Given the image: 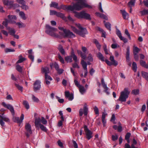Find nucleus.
I'll list each match as a JSON object with an SVG mask.
<instances>
[{"label":"nucleus","instance_id":"f257e3e1","mask_svg":"<svg viewBox=\"0 0 148 148\" xmlns=\"http://www.w3.org/2000/svg\"><path fill=\"white\" fill-rule=\"evenodd\" d=\"M76 25L80 29V30H77L75 27L71 26V28L72 30L74 32L82 37H84L85 34H88L86 29L85 28L82 27L80 24H76Z\"/></svg>","mask_w":148,"mask_h":148},{"label":"nucleus","instance_id":"f03ea898","mask_svg":"<svg viewBox=\"0 0 148 148\" xmlns=\"http://www.w3.org/2000/svg\"><path fill=\"white\" fill-rule=\"evenodd\" d=\"M59 29L62 31L63 33L59 32L60 35L64 38L67 37L69 38H72L75 37V35L72 32L69 30L66 29L62 27H58Z\"/></svg>","mask_w":148,"mask_h":148},{"label":"nucleus","instance_id":"7ed1b4c3","mask_svg":"<svg viewBox=\"0 0 148 148\" xmlns=\"http://www.w3.org/2000/svg\"><path fill=\"white\" fill-rule=\"evenodd\" d=\"M130 92V91L128 90V88H124L123 90L121 93L120 95L119 99V100L121 102L125 101L126 99L128 97Z\"/></svg>","mask_w":148,"mask_h":148},{"label":"nucleus","instance_id":"20e7f679","mask_svg":"<svg viewBox=\"0 0 148 148\" xmlns=\"http://www.w3.org/2000/svg\"><path fill=\"white\" fill-rule=\"evenodd\" d=\"M46 30L45 32L48 35L54 37H57L58 35L55 32L57 31V29L54 27H53L47 24L46 25Z\"/></svg>","mask_w":148,"mask_h":148},{"label":"nucleus","instance_id":"39448f33","mask_svg":"<svg viewBox=\"0 0 148 148\" xmlns=\"http://www.w3.org/2000/svg\"><path fill=\"white\" fill-rule=\"evenodd\" d=\"M75 16L79 18H83L89 20H90L91 19L90 15L86 13L84 11L76 13Z\"/></svg>","mask_w":148,"mask_h":148},{"label":"nucleus","instance_id":"423d86ee","mask_svg":"<svg viewBox=\"0 0 148 148\" xmlns=\"http://www.w3.org/2000/svg\"><path fill=\"white\" fill-rule=\"evenodd\" d=\"M4 112H0V124L2 127L4 126L5 125L3 121L6 122H8L10 121L9 118L4 115Z\"/></svg>","mask_w":148,"mask_h":148},{"label":"nucleus","instance_id":"0eeeda50","mask_svg":"<svg viewBox=\"0 0 148 148\" xmlns=\"http://www.w3.org/2000/svg\"><path fill=\"white\" fill-rule=\"evenodd\" d=\"M81 64H82V66L84 70V77H85L87 75V74L88 73L87 69V64L84 61V60H82L81 62ZM87 64L90 65L91 64V63L90 62H88Z\"/></svg>","mask_w":148,"mask_h":148},{"label":"nucleus","instance_id":"6e6552de","mask_svg":"<svg viewBox=\"0 0 148 148\" xmlns=\"http://www.w3.org/2000/svg\"><path fill=\"white\" fill-rule=\"evenodd\" d=\"M84 130L86 135V138L89 140L91 139L92 137V133L90 130L87 127V126L86 125L84 126Z\"/></svg>","mask_w":148,"mask_h":148},{"label":"nucleus","instance_id":"1a4fd4ad","mask_svg":"<svg viewBox=\"0 0 148 148\" xmlns=\"http://www.w3.org/2000/svg\"><path fill=\"white\" fill-rule=\"evenodd\" d=\"M2 105L4 108L9 110L11 112L12 115L13 116L14 115L15 112L14 108L11 105L9 104H6L4 102H2Z\"/></svg>","mask_w":148,"mask_h":148},{"label":"nucleus","instance_id":"9d476101","mask_svg":"<svg viewBox=\"0 0 148 148\" xmlns=\"http://www.w3.org/2000/svg\"><path fill=\"white\" fill-rule=\"evenodd\" d=\"M25 127L26 131L25 133V134L27 137H29L30 136V134L32 133L31 125L29 123H26L25 124Z\"/></svg>","mask_w":148,"mask_h":148},{"label":"nucleus","instance_id":"9b49d317","mask_svg":"<svg viewBox=\"0 0 148 148\" xmlns=\"http://www.w3.org/2000/svg\"><path fill=\"white\" fill-rule=\"evenodd\" d=\"M41 82L39 80H36L34 84L33 89L35 92L40 90L41 88Z\"/></svg>","mask_w":148,"mask_h":148},{"label":"nucleus","instance_id":"f8f14e48","mask_svg":"<svg viewBox=\"0 0 148 148\" xmlns=\"http://www.w3.org/2000/svg\"><path fill=\"white\" fill-rule=\"evenodd\" d=\"M24 118V115L23 114H22L20 118L19 119L18 117H16L14 116L13 118V121L15 122L21 123Z\"/></svg>","mask_w":148,"mask_h":148},{"label":"nucleus","instance_id":"ddd939ff","mask_svg":"<svg viewBox=\"0 0 148 148\" xmlns=\"http://www.w3.org/2000/svg\"><path fill=\"white\" fill-rule=\"evenodd\" d=\"M8 18L9 23L12 24H15L16 23L15 20L17 18L15 16L12 15H8Z\"/></svg>","mask_w":148,"mask_h":148},{"label":"nucleus","instance_id":"4468645a","mask_svg":"<svg viewBox=\"0 0 148 148\" xmlns=\"http://www.w3.org/2000/svg\"><path fill=\"white\" fill-rule=\"evenodd\" d=\"M62 6H64L65 7L66 6L62 5H61V7H59L58 6V3L55 2H51V3L50 4V7H54L58 9H60L61 8H62Z\"/></svg>","mask_w":148,"mask_h":148},{"label":"nucleus","instance_id":"2eb2a0df","mask_svg":"<svg viewBox=\"0 0 148 148\" xmlns=\"http://www.w3.org/2000/svg\"><path fill=\"white\" fill-rule=\"evenodd\" d=\"M17 0L18 3L22 5L21 7L22 9L26 10L28 9L29 7L27 5H25V2L24 1V0Z\"/></svg>","mask_w":148,"mask_h":148},{"label":"nucleus","instance_id":"dca6fc26","mask_svg":"<svg viewBox=\"0 0 148 148\" xmlns=\"http://www.w3.org/2000/svg\"><path fill=\"white\" fill-rule=\"evenodd\" d=\"M45 83L49 85L50 84V81L52 80V79L51 76L48 74L45 75Z\"/></svg>","mask_w":148,"mask_h":148},{"label":"nucleus","instance_id":"f3484780","mask_svg":"<svg viewBox=\"0 0 148 148\" xmlns=\"http://www.w3.org/2000/svg\"><path fill=\"white\" fill-rule=\"evenodd\" d=\"M41 72L42 73H45V75H47L50 72L49 68L47 67H43L41 69Z\"/></svg>","mask_w":148,"mask_h":148},{"label":"nucleus","instance_id":"a211bd4d","mask_svg":"<svg viewBox=\"0 0 148 148\" xmlns=\"http://www.w3.org/2000/svg\"><path fill=\"white\" fill-rule=\"evenodd\" d=\"M41 122V119L40 118H36L35 119L34 123L35 126L36 127L39 128V126L40 125V124H41L40 123Z\"/></svg>","mask_w":148,"mask_h":148},{"label":"nucleus","instance_id":"6ab92c4d","mask_svg":"<svg viewBox=\"0 0 148 148\" xmlns=\"http://www.w3.org/2000/svg\"><path fill=\"white\" fill-rule=\"evenodd\" d=\"M3 2L4 4L6 5L12 6L13 4V2L11 1L3 0Z\"/></svg>","mask_w":148,"mask_h":148},{"label":"nucleus","instance_id":"aec40b11","mask_svg":"<svg viewBox=\"0 0 148 148\" xmlns=\"http://www.w3.org/2000/svg\"><path fill=\"white\" fill-rule=\"evenodd\" d=\"M107 115V114L105 113L104 112H103L102 116V123L103 124V126L104 127L106 125V120L105 119V118L106 116Z\"/></svg>","mask_w":148,"mask_h":148},{"label":"nucleus","instance_id":"412c9836","mask_svg":"<svg viewBox=\"0 0 148 148\" xmlns=\"http://www.w3.org/2000/svg\"><path fill=\"white\" fill-rule=\"evenodd\" d=\"M8 30L9 33H10V35L13 36L16 33V31L15 29L14 28H11L10 27H7L6 29Z\"/></svg>","mask_w":148,"mask_h":148},{"label":"nucleus","instance_id":"4be33fe9","mask_svg":"<svg viewBox=\"0 0 148 148\" xmlns=\"http://www.w3.org/2000/svg\"><path fill=\"white\" fill-rule=\"evenodd\" d=\"M123 17L124 19H127L128 18V14L124 10H121Z\"/></svg>","mask_w":148,"mask_h":148},{"label":"nucleus","instance_id":"5701e85b","mask_svg":"<svg viewBox=\"0 0 148 148\" xmlns=\"http://www.w3.org/2000/svg\"><path fill=\"white\" fill-rule=\"evenodd\" d=\"M73 57V60L75 62H77V56L75 55L74 51L73 49H72L71 52V56Z\"/></svg>","mask_w":148,"mask_h":148},{"label":"nucleus","instance_id":"b1692460","mask_svg":"<svg viewBox=\"0 0 148 148\" xmlns=\"http://www.w3.org/2000/svg\"><path fill=\"white\" fill-rule=\"evenodd\" d=\"M18 58L19 60L16 62V64L22 63L26 60V59L24 58H23L21 55H20L18 56Z\"/></svg>","mask_w":148,"mask_h":148},{"label":"nucleus","instance_id":"393cba45","mask_svg":"<svg viewBox=\"0 0 148 148\" xmlns=\"http://www.w3.org/2000/svg\"><path fill=\"white\" fill-rule=\"evenodd\" d=\"M78 88L80 92L82 95L84 94L86 92V89L83 86L81 85Z\"/></svg>","mask_w":148,"mask_h":148},{"label":"nucleus","instance_id":"a878e982","mask_svg":"<svg viewBox=\"0 0 148 148\" xmlns=\"http://www.w3.org/2000/svg\"><path fill=\"white\" fill-rule=\"evenodd\" d=\"M110 59L112 62V64H113L115 66H116L118 65V62L114 60V57L113 56H110Z\"/></svg>","mask_w":148,"mask_h":148},{"label":"nucleus","instance_id":"bb28decb","mask_svg":"<svg viewBox=\"0 0 148 148\" xmlns=\"http://www.w3.org/2000/svg\"><path fill=\"white\" fill-rule=\"evenodd\" d=\"M135 3V0H130L128 3V5L130 8V10L132 9V6H134Z\"/></svg>","mask_w":148,"mask_h":148},{"label":"nucleus","instance_id":"cd10ccee","mask_svg":"<svg viewBox=\"0 0 148 148\" xmlns=\"http://www.w3.org/2000/svg\"><path fill=\"white\" fill-rule=\"evenodd\" d=\"M97 57L99 59L102 61H104L105 60L104 57L103 55L100 52H99L97 54Z\"/></svg>","mask_w":148,"mask_h":148},{"label":"nucleus","instance_id":"c85d7f7f","mask_svg":"<svg viewBox=\"0 0 148 148\" xmlns=\"http://www.w3.org/2000/svg\"><path fill=\"white\" fill-rule=\"evenodd\" d=\"M73 57L72 56H66L65 58V61L67 62L71 63L72 62V59Z\"/></svg>","mask_w":148,"mask_h":148},{"label":"nucleus","instance_id":"c756f323","mask_svg":"<svg viewBox=\"0 0 148 148\" xmlns=\"http://www.w3.org/2000/svg\"><path fill=\"white\" fill-rule=\"evenodd\" d=\"M58 49L59 50L60 52L63 55H65V51L64 49H63L62 46L61 45H60L58 47Z\"/></svg>","mask_w":148,"mask_h":148},{"label":"nucleus","instance_id":"7c9ffc66","mask_svg":"<svg viewBox=\"0 0 148 148\" xmlns=\"http://www.w3.org/2000/svg\"><path fill=\"white\" fill-rule=\"evenodd\" d=\"M142 76L148 81V73L144 71L141 72Z\"/></svg>","mask_w":148,"mask_h":148},{"label":"nucleus","instance_id":"2f4dec72","mask_svg":"<svg viewBox=\"0 0 148 148\" xmlns=\"http://www.w3.org/2000/svg\"><path fill=\"white\" fill-rule=\"evenodd\" d=\"M105 26L106 27L108 30H109L110 31L111 30V24L109 23V22H107L106 23L104 24Z\"/></svg>","mask_w":148,"mask_h":148},{"label":"nucleus","instance_id":"473e14b6","mask_svg":"<svg viewBox=\"0 0 148 148\" xmlns=\"http://www.w3.org/2000/svg\"><path fill=\"white\" fill-rule=\"evenodd\" d=\"M9 23V21L6 18L5 19V21L3 22L2 23L3 25H4L6 28V29H7V27H9L8 26V24Z\"/></svg>","mask_w":148,"mask_h":148},{"label":"nucleus","instance_id":"72a5a7b5","mask_svg":"<svg viewBox=\"0 0 148 148\" xmlns=\"http://www.w3.org/2000/svg\"><path fill=\"white\" fill-rule=\"evenodd\" d=\"M101 84L103 86L104 88L105 89H106V90H108V88L107 87V85L105 83L104 80L103 78H102L101 80Z\"/></svg>","mask_w":148,"mask_h":148},{"label":"nucleus","instance_id":"f704fd0d","mask_svg":"<svg viewBox=\"0 0 148 148\" xmlns=\"http://www.w3.org/2000/svg\"><path fill=\"white\" fill-rule=\"evenodd\" d=\"M19 15L21 17L23 20H25L26 19L25 14L23 12H20L19 13Z\"/></svg>","mask_w":148,"mask_h":148},{"label":"nucleus","instance_id":"c9c22d12","mask_svg":"<svg viewBox=\"0 0 148 148\" xmlns=\"http://www.w3.org/2000/svg\"><path fill=\"white\" fill-rule=\"evenodd\" d=\"M140 51V49L137 47H134L133 49L134 54H137Z\"/></svg>","mask_w":148,"mask_h":148},{"label":"nucleus","instance_id":"e433bc0d","mask_svg":"<svg viewBox=\"0 0 148 148\" xmlns=\"http://www.w3.org/2000/svg\"><path fill=\"white\" fill-rule=\"evenodd\" d=\"M23 104L26 109H28L29 108V106L27 101H24L23 102Z\"/></svg>","mask_w":148,"mask_h":148},{"label":"nucleus","instance_id":"4c0bfd02","mask_svg":"<svg viewBox=\"0 0 148 148\" xmlns=\"http://www.w3.org/2000/svg\"><path fill=\"white\" fill-rule=\"evenodd\" d=\"M137 66L135 62H133L132 63V69L134 72L137 71Z\"/></svg>","mask_w":148,"mask_h":148},{"label":"nucleus","instance_id":"58836bf2","mask_svg":"<svg viewBox=\"0 0 148 148\" xmlns=\"http://www.w3.org/2000/svg\"><path fill=\"white\" fill-rule=\"evenodd\" d=\"M39 127H40V128L42 131L45 132H46L47 131V129L42 124H40V125L39 126Z\"/></svg>","mask_w":148,"mask_h":148},{"label":"nucleus","instance_id":"ea45409f","mask_svg":"<svg viewBox=\"0 0 148 148\" xmlns=\"http://www.w3.org/2000/svg\"><path fill=\"white\" fill-rule=\"evenodd\" d=\"M84 111V115H86L87 114V112L88 110V108L87 107L86 104H85L83 108Z\"/></svg>","mask_w":148,"mask_h":148},{"label":"nucleus","instance_id":"a19ab883","mask_svg":"<svg viewBox=\"0 0 148 148\" xmlns=\"http://www.w3.org/2000/svg\"><path fill=\"white\" fill-rule=\"evenodd\" d=\"M16 68L18 72H21L22 71V68L19 64H17L16 66Z\"/></svg>","mask_w":148,"mask_h":148},{"label":"nucleus","instance_id":"79ce46f5","mask_svg":"<svg viewBox=\"0 0 148 148\" xmlns=\"http://www.w3.org/2000/svg\"><path fill=\"white\" fill-rule=\"evenodd\" d=\"M56 16L62 18H64V14L60 12H57Z\"/></svg>","mask_w":148,"mask_h":148},{"label":"nucleus","instance_id":"37998d69","mask_svg":"<svg viewBox=\"0 0 148 148\" xmlns=\"http://www.w3.org/2000/svg\"><path fill=\"white\" fill-rule=\"evenodd\" d=\"M139 89H134L132 90V93L134 95H138L139 94Z\"/></svg>","mask_w":148,"mask_h":148},{"label":"nucleus","instance_id":"c03bdc74","mask_svg":"<svg viewBox=\"0 0 148 148\" xmlns=\"http://www.w3.org/2000/svg\"><path fill=\"white\" fill-rule=\"evenodd\" d=\"M41 122L44 125H46L47 123V121L43 117H41Z\"/></svg>","mask_w":148,"mask_h":148},{"label":"nucleus","instance_id":"a18cd8bd","mask_svg":"<svg viewBox=\"0 0 148 148\" xmlns=\"http://www.w3.org/2000/svg\"><path fill=\"white\" fill-rule=\"evenodd\" d=\"M15 50L14 49H11L9 48H6L5 49V53H7L8 52H14Z\"/></svg>","mask_w":148,"mask_h":148},{"label":"nucleus","instance_id":"49530a36","mask_svg":"<svg viewBox=\"0 0 148 148\" xmlns=\"http://www.w3.org/2000/svg\"><path fill=\"white\" fill-rule=\"evenodd\" d=\"M142 15H145L148 14V10H144L140 12Z\"/></svg>","mask_w":148,"mask_h":148},{"label":"nucleus","instance_id":"de8ad7c7","mask_svg":"<svg viewBox=\"0 0 148 148\" xmlns=\"http://www.w3.org/2000/svg\"><path fill=\"white\" fill-rule=\"evenodd\" d=\"M58 57L60 61L62 64L64 63V60L63 58L61 57L60 54H58Z\"/></svg>","mask_w":148,"mask_h":148},{"label":"nucleus","instance_id":"09e8293b","mask_svg":"<svg viewBox=\"0 0 148 148\" xmlns=\"http://www.w3.org/2000/svg\"><path fill=\"white\" fill-rule=\"evenodd\" d=\"M32 99L33 101L35 102H38L39 101V99L34 95H32Z\"/></svg>","mask_w":148,"mask_h":148},{"label":"nucleus","instance_id":"8fccbe9b","mask_svg":"<svg viewBox=\"0 0 148 148\" xmlns=\"http://www.w3.org/2000/svg\"><path fill=\"white\" fill-rule=\"evenodd\" d=\"M94 109L95 114L98 115L99 114V110L98 108L96 106H95L94 108Z\"/></svg>","mask_w":148,"mask_h":148},{"label":"nucleus","instance_id":"3c124183","mask_svg":"<svg viewBox=\"0 0 148 148\" xmlns=\"http://www.w3.org/2000/svg\"><path fill=\"white\" fill-rule=\"evenodd\" d=\"M116 34L117 36L119 37L120 38H122V36L121 34V32L118 29H117L116 30Z\"/></svg>","mask_w":148,"mask_h":148},{"label":"nucleus","instance_id":"603ef678","mask_svg":"<svg viewBox=\"0 0 148 148\" xmlns=\"http://www.w3.org/2000/svg\"><path fill=\"white\" fill-rule=\"evenodd\" d=\"M56 98L58 99V101L60 103H62L64 102V100L63 99H60V98L58 96H56Z\"/></svg>","mask_w":148,"mask_h":148},{"label":"nucleus","instance_id":"864d4df0","mask_svg":"<svg viewBox=\"0 0 148 148\" xmlns=\"http://www.w3.org/2000/svg\"><path fill=\"white\" fill-rule=\"evenodd\" d=\"M78 53H80V56L81 57L84 59H85L86 58V55L82 53L81 51H78Z\"/></svg>","mask_w":148,"mask_h":148},{"label":"nucleus","instance_id":"5fc2aeb1","mask_svg":"<svg viewBox=\"0 0 148 148\" xmlns=\"http://www.w3.org/2000/svg\"><path fill=\"white\" fill-rule=\"evenodd\" d=\"M125 34H126L128 37V38L130 40L131 39V37L130 34H129L128 30L127 29H125Z\"/></svg>","mask_w":148,"mask_h":148},{"label":"nucleus","instance_id":"6e6d98bb","mask_svg":"<svg viewBox=\"0 0 148 148\" xmlns=\"http://www.w3.org/2000/svg\"><path fill=\"white\" fill-rule=\"evenodd\" d=\"M15 85L19 90H21V92L23 91V87L22 86L17 84H15Z\"/></svg>","mask_w":148,"mask_h":148},{"label":"nucleus","instance_id":"4d7b16f0","mask_svg":"<svg viewBox=\"0 0 148 148\" xmlns=\"http://www.w3.org/2000/svg\"><path fill=\"white\" fill-rule=\"evenodd\" d=\"M88 60L90 62H92L93 60V58L92 55L91 54H89L87 58Z\"/></svg>","mask_w":148,"mask_h":148},{"label":"nucleus","instance_id":"13d9d810","mask_svg":"<svg viewBox=\"0 0 148 148\" xmlns=\"http://www.w3.org/2000/svg\"><path fill=\"white\" fill-rule=\"evenodd\" d=\"M140 63L141 65L145 68L146 66H147V65L146 64L145 62L143 60H140Z\"/></svg>","mask_w":148,"mask_h":148},{"label":"nucleus","instance_id":"bf43d9fd","mask_svg":"<svg viewBox=\"0 0 148 148\" xmlns=\"http://www.w3.org/2000/svg\"><path fill=\"white\" fill-rule=\"evenodd\" d=\"M56 71H57L58 73L59 74H62L64 71V70L62 69L59 68L57 69Z\"/></svg>","mask_w":148,"mask_h":148},{"label":"nucleus","instance_id":"052dcab7","mask_svg":"<svg viewBox=\"0 0 148 148\" xmlns=\"http://www.w3.org/2000/svg\"><path fill=\"white\" fill-rule=\"evenodd\" d=\"M74 82L75 83V85L78 88L81 85L79 84V82H78L77 80L76 79H74Z\"/></svg>","mask_w":148,"mask_h":148},{"label":"nucleus","instance_id":"680f3d73","mask_svg":"<svg viewBox=\"0 0 148 148\" xmlns=\"http://www.w3.org/2000/svg\"><path fill=\"white\" fill-rule=\"evenodd\" d=\"M57 12L56 11H54V10H50V14L51 15H56Z\"/></svg>","mask_w":148,"mask_h":148},{"label":"nucleus","instance_id":"e2e57ef3","mask_svg":"<svg viewBox=\"0 0 148 148\" xmlns=\"http://www.w3.org/2000/svg\"><path fill=\"white\" fill-rule=\"evenodd\" d=\"M112 140L113 141L117 140L118 138V136L117 135H112Z\"/></svg>","mask_w":148,"mask_h":148},{"label":"nucleus","instance_id":"0e129e2a","mask_svg":"<svg viewBox=\"0 0 148 148\" xmlns=\"http://www.w3.org/2000/svg\"><path fill=\"white\" fill-rule=\"evenodd\" d=\"M58 145L61 148H63L64 147L62 143L60 140L58 141Z\"/></svg>","mask_w":148,"mask_h":148},{"label":"nucleus","instance_id":"69168bd1","mask_svg":"<svg viewBox=\"0 0 148 148\" xmlns=\"http://www.w3.org/2000/svg\"><path fill=\"white\" fill-rule=\"evenodd\" d=\"M120 39L121 40L123 41L125 43H126L128 42L127 39L123 37V36L122 37V38H120Z\"/></svg>","mask_w":148,"mask_h":148},{"label":"nucleus","instance_id":"338daca9","mask_svg":"<svg viewBox=\"0 0 148 148\" xmlns=\"http://www.w3.org/2000/svg\"><path fill=\"white\" fill-rule=\"evenodd\" d=\"M131 136V133L130 132H128L126 134L125 136V139H129Z\"/></svg>","mask_w":148,"mask_h":148},{"label":"nucleus","instance_id":"774afa93","mask_svg":"<svg viewBox=\"0 0 148 148\" xmlns=\"http://www.w3.org/2000/svg\"><path fill=\"white\" fill-rule=\"evenodd\" d=\"M143 3L145 6L148 7V0H144Z\"/></svg>","mask_w":148,"mask_h":148}]
</instances>
